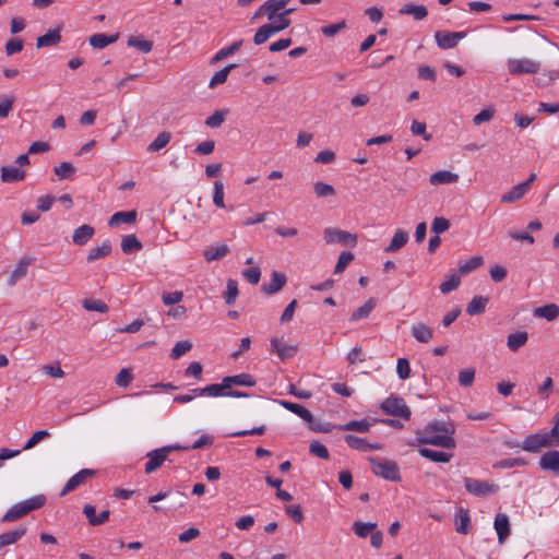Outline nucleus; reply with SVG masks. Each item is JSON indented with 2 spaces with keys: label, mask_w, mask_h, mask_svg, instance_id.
I'll return each mask as SVG.
<instances>
[{
  "label": "nucleus",
  "mask_w": 559,
  "mask_h": 559,
  "mask_svg": "<svg viewBox=\"0 0 559 559\" xmlns=\"http://www.w3.org/2000/svg\"><path fill=\"white\" fill-rule=\"evenodd\" d=\"M455 427L452 423L435 420L428 424L423 430L416 432L417 441L420 444H432L444 449L456 447L453 435Z\"/></svg>",
  "instance_id": "nucleus-1"
},
{
  "label": "nucleus",
  "mask_w": 559,
  "mask_h": 559,
  "mask_svg": "<svg viewBox=\"0 0 559 559\" xmlns=\"http://www.w3.org/2000/svg\"><path fill=\"white\" fill-rule=\"evenodd\" d=\"M46 503L44 495H37L19 503L12 506L2 516L1 522L10 523L15 522L29 512L40 509Z\"/></svg>",
  "instance_id": "nucleus-2"
},
{
  "label": "nucleus",
  "mask_w": 559,
  "mask_h": 559,
  "mask_svg": "<svg viewBox=\"0 0 559 559\" xmlns=\"http://www.w3.org/2000/svg\"><path fill=\"white\" fill-rule=\"evenodd\" d=\"M192 392H195L200 396H230V397H248L249 394L238 390H229L228 384L223 378L221 383L210 384L205 388L193 389Z\"/></svg>",
  "instance_id": "nucleus-3"
},
{
  "label": "nucleus",
  "mask_w": 559,
  "mask_h": 559,
  "mask_svg": "<svg viewBox=\"0 0 559 559\" xmlns=\"http://www.w3.org/2000/svg\"><path fill=\"white\" fill-rule=\"evenodd\" d=\"M371 465H372V472L374 475L380 476L386 480L391 481H400L401 475H400V468L399 465L394 461L389 460H377V459H369Z\"/></svg>",
  "instance_id": "nucleus-4"
},
{
  "label": "nucleus",
  "mask_w": 559,
  "mask_h": 559,
  "mask_svg": "<svg viewBox=\"0 0 559 559\" xmlns=\"http://www.w3.org/2000/svg\"><path fill=\"white\" fill-rule=\"evenodd\" d=\"M381 409L390 416L401 417L408 420L411 418V409L402 397L391 395L381 404Z\"/></svg>",
  "instance_id": "nucleus-5"
},
{
  "label": "nucleus",
  "mask_w": 559,
  "mask_h": 559,
  "mask_svg": "<svg viewBox=\"0 0 559 559\" xmlns=\"http://www.w3.org/2000/svg\"><path fill=\"white\" fill-rule=\"evenodd\" d=\"M464 486L471 495L476 497H486L499 490V486L495 483L472 477H464Z\"/></svg>",
  "instance_id": "nucleus-6"
},
{
  "label": "nucleus",
  "mask_w": 559,
  "mask_h": 559,
  "mask_svg": "<svg viewBox=\"0 0 559 559\" xmlns=\"http://www.w3.org/2000/svg\"><path fill=\"white\" fill-rule=\"evenodd\" d=\"M323 235L326 243H342L348 247H355L357 243L355 234L338 228H325Z\"/></svg>",
  "instance_id": "nucleus-7"
},
{
  "label": "nucleus",
  "mask_w": 559,
  "mask_h": 559,
  "mask_svg": "<svg viewBox=\"0 0 559 559\" xmlns=\"http://www.w3.org/2000/svg\"><path fill=\"white\" fill-rule=\"evenodd\" d=\"M508 70L511 75H520V74H533L539 71L540 64L534 60L523 58V59H509Z\"/></svg>",
  "instance_id": "nucleus-8"
},
{
  "label": "nucleus",
  "mask_w": 559,
  "mask_h": 559,
  "mask_svg": "<svg viewBox=\"0 0 559 559\" xmlns=\"http://www.w3.org/2000/svg\"><path fill=\"white\" fill-rule=\"evenodd\" d=\"M551 445H552V440H550L547 432H544V433H533V435L527 436L524 439L521 448L524 451H527L531 453H536L542 448H548Z\"/></svg>",
  "instance_id": "nucleus-9"
},
{
  "label": "nucleus",
  "mask_w": 559,
  "mask_h": 559,
  "mask_svg": "<svg viewBox=\"0 0 559 559\" xmlns=\"http://www.w3.org/2000/svg\"><path fill=\"white\" fill-rule=\"evenodd\" d=\"M285 8L286 5L284 4V0H267L257 9L252 20L266 16L269 21H273V17H275V15L282 12Z\"/></svg>",
  "instance_id": "nucleus-10"
},
{
  "label": "nucleus",
  "mask_w": 559,
  "mask_h": 559,
  "mask_svg": "<svg viewBox=\"0 0 559 559\" xmlns=\"http://www.w3.org/2000/svg\"><path fill=\"white\" fill-rule=\"evenodd\" d=\"M96 472L91 468H84L74 474L69 480L66 483L63 489L60 492V496H66L67 493L75 490L78 487L84 485L87 479L94 477Z\"/></svg>",
  "instance_id": "nucleus-11"
},
{
  "label": "nucleus",
  "mask_w": 559,
  "mask_h": 559,
  "mask_svg": "<svg viewBox=\"0 0 559 559\" xmlns=\"http://www.w3.org/2000/svg\"><path fill=\"white\" fill-rule=\"evenodd\" d=\"M466 36L465 32H436L435 39L441 49H452Z\"/></svg>",
  "instance_id": "nucleus-12"
},
{
  "label": "nucleus",
  "mask_w": 559,
  "mask_h": 559,
  "mask_svg": "<svg viewBox=\"0 0 559 559\" xmlns=\"http://www.w3.org/2000/svg\"><path fill=\"white\" fill-rule=\"evenodd\" d=\"M169 454V448H159L150 451L146 454V457L148 459L147 463L145 464V473L151 474L155 472L157 468H159L163 463L167 460V456Z\"/></svg>",
  "instance_id": "nucleus-13"
},
{
  "label": "nucleus",
  "mask_w": 559,
  "mask_h": 559,
  "mask_svg": "<svg viewBox=\"0 0 559 559\" xmlns=\"http://www.w3.org/2000/svg\"><path fill=\"white\" fill-rule=\"evenodd\" d=\"M34 259L31 257H23L17 262L15 269L11 272L8 278V286L13 287L17 281L24 278L27 275L28 266L33 263Z\"/></svg>",
  "instance_id": "nucleus-14"
},
{
  "label": "nucleus",
  "mask_w": 559,
  "mask_h": 559,
  "mask_svg": "<svg viewBox=\"0 0 559 559\" xmlns=\"http://www.w3.org/2000/svg\"><path fill=\"white\" fill-rule=\"evenodd\" d=\"M344 440L349 448L361 452L376 451L382 448L380 443H370L366 439L354 435H346Z\"/></svg>",
  "instance_id": "nucleus-15"
},
{
  "label": "nucleus",
  "mask_w": 559,
  "mask_h": 559,
  "mask_svg": "<svg viewBox=\"0 0 559 559\" xmlns=\"http://www.w3.org/2000/svg\"><path fill=\"white\" fill-rule=\"evenodd\" d=\"M61 28L62 25H58L56 28L49 29L45 35L39 36L36 39V47L40 49L57 46L61 41Z\"/></svg>",
  "instance_id": "nucleus-16"
},
{
  "label": "nucleus",
  "mask_w": 559,
  "mask_h": 559,
  "mask_svg": "<svg viewBox=\"0 0 559 559\" xmlns=\"http://www.w3.org/2000/svg\"><path fill=\"white\" fill-rule=\"evenodd\" d=\"M270 344L271 349L275 352L278 358L283 361L294 357L297 353V346L286 345L277 337H272Z\"/></svg>",
  "instance_id": "nucleus-17"
},
{
  "label": "nucleus",
  "mask_w": 559,
  "mask_h": 559,
  "mask_svg": "<svg viewBox=\"0 0 559 559\" xmlns=\"http://www.w3.org/2000/svg\"><path fill=\"white\" fill-rule=\"evenodd\" d=\"M493 527L497 532L499 544H503L510 535V521L508 515L498 513L495 518Z\"/></svg>",
  "instance_id": "nucleus-18"
},
{
  "label": "nucleus",
  "mask_w": 559,
  "mask_h": 559,
  "mask_svg": "<svg viewBox=\"0 0 559 559\" xmlns=\"http://www.w3.org/2000/svg\"><path fill=\"white\" fill-rule=\"evenodd\" d=\"M538 464L544 471L559 473V451L551 450L544 453L540 456Z\"/></svg>",
  "instance_id": "nucleus-19"
},
{
  "label": "nucleus",
  "mask_w": 559,
  "mask_h": 559,
  "mask_svg": "<svg viewBox=\"0 0 559 559\" xmlns=\"http://www.w3.org/2000/svg\"><path fill=\"white\" fill-rule=\"evenodd\" d=\"M83 513L88 520V523L92 526H98L104 524L109 520L110 511L104 510L99 514H96V509L92 504H85L83 508Z\"/></svg>",
  "instance_id": "nucleus-20"
},
{
  "label": "nucleus",
  "mask_w": 559,
  "mask_h": 559,
  "mask_svg": "<svg viewBox=\"0 0 559 559\" xmlns=\"http://www.w3.org/2000/svg\"><path fill=\"white\" fill-rule=\"evenodd\" d=\"M285 284H286L285 274L277 272V271H273L271 282L264 283L262 285L261 289L266 295H273V294L280 292L284 287Z\"/></svg>",
  "instance_id": "nucleus-21"
},
{
  "label": "nucleus",
  "mask_w": 559,
  "mask_h": 559,
  "mask_svg": "<svg viewBox=\"0 0 559 559\" xmlns=\"http://www.w3.org/2000/svg\"><path fill=\"white\" fill-rule=\"evenodd\" d=\"M281 31L278 29V27L273 23V22H270L260 26L254 36H253V43L255 45H262L264 44L270 37H272L273 35L280 33Z\"/></svg>",
  "instance_id": "nucleus-22"
},
{
  "label": "nucleus",
  "mask_w": 559,
  "mask_h": 559,
  "mask_svg": "<svg viewBox=\"0 0 559 559\" xmlns=\"http://www.w3.org/2000/svg\"><path fill=\"white\" fill-rule=\"evenodd\" d=\"M93 226L83 224L73 231L72 241L78 246H85L94 236Z\"/></svg>",
  "instance_id": "nucleus-23"
},
{
  "label": "nucleus",
  "mask_w": 559,
  "mask_h": 559,
  "mask_svg": "<svg viewBox=\"0 0 559 559\" xmlns=\"http://www.w3.org/2000/svg\"><path fill=\"white\" fill-rule=\"evenodd\" d=\"M459 175L450 170H439L430 175L429 182L432 186L454 183L459 181Z\"/></svg>",
  "instance_id": "nucleus-24"
},
{
  "label": "nucleus",
  "mask_w": 559,
  "mask_h": 559,
  "mask_svg": "<svg viewBox=\"0 0 559 559\" xmlns=\"http://www.w3.org/2000/svg\"><path fill=\"white\" fill-rule=\"evenodd\" d=\"M229 252V248L226 243L211 246L203 252V257L206 262H213L223 259Z\"/></svg>",
  "instance_id": "nucleus-25"
},
{
  "label": "nucleus",
  "mask_w": 559,
  "mask_h": 559,
  "mask_svg": "<svg viewBox=\"0 0 559 559\" xmlns=\"http://www.w3.org/2000/svg\"><path fill=\"white\" fill-rule=\"evenodd\" d=\"M26 526H20L13 531L0 534V548L15 544L26 534Z\"/></svg>",
  "instance_id": "nucleus-26"
},
{
  "label": "nucleus",
  "mask_w": 559,
  "mask_h": 559,
  "mask_svg": "<svg viewBox=\"0 0 559 559\" xmlns=\"http://www.w3.org/2000/svg\"><path fill=\"white\" fill-rule=\"evenodd\" d=\"M280 404L285 409H287V411L294 413L295 415L299 416L300 418H302L305 421L312 423V420H313L312 414L307 408H305L302 405L293 403L289 401H284V400L280 401Z\"/></svg>",
  "instance_id": "nucleus-27"
},
{
  "label": "nucleus",
  "mask_w": 559,
  "mask_h": 559,
  "mask_svg": "<svg viewBox=\"0 0 559 559\" xmlns=\"http://www.w3.org/2000/svg\"><path fill=\"white\" fill-rule=\"evenodd\" d=\"M399 13L402 15H413L416 21L424 20L428 15V10L423 4H413L407 3L404 4L400 10Z\"/></svg>",
  "instance_id": "nucleus-28"
},
{
  "label": "nucleus",
  "mask_w": 559,
  "mask_h": 559,
  "mask_svg": "<svg viewBox=\"0 0 559 559\" xmlns=\"http://www.w3.org/2000/svg\"><path fill=\"white\" fill-rule=\"evenodd\" d=\"M136 211H121L116 212L109 219L108 225L110 227L119 226L120 224H132L136 219Z\"/></svg>",
  "instance_id": "nucleus-29"
},
{
  "label": "nucleus",
  "mask_w": 559,
  "mask_h": 559,
  "mask_svg": "<svg viewBox=\"0 0 559 559\" xmlns=\"http://www.w3.org/2000/svg\"><path fill=\"white\" fill-rule=\"evenodd\" d=\"M25 178V171L13 166L1 167V180L3 182H17Z\"/></svg>",
  "instance_id": "nucleus-30"
},
{
  "label": "nucleus",
  "mask_w": 559,
  "mask_h": 559,
  "mask_svg": "<svg viewBox=\"0 0 559 559\" xmlns=\"http://www.w3.org/2000/svg\"><path fill=\"white\" fill-rule=\"evenodd\" d=\"M111 252V242L110 240H105L100 246L92 248L88 251V254L86 257V261L88 263L94 262L99 259H104L107 255H109Z\"/></svg>",
  "instance_id": "nucleus-31"
},
{
  "label": "nucleus",
  "mask_w": 559,
  "mask_h": 559,
  "mask_svg": "<svg viewBox=\"0 0 559 559\" xmlns=\"http://www.w3.org/2000/svg\"><path fill=\"white\" fill-rule=\"evenodd\" d=\"M225 381L227 382L229 390L233 385L254 386L257 383L255 379L249 373L228 376L225 377Z\"/></svg>",
  "instance_id": "nucleus-32"
},
{
  "label": "nucleus",
  "mask_w": 559,
  "mask_h": 559,
  "mask_svg": "<svg viewBox=\"0 0 559 559\" xmlns=\"http://www.w3.org/2000/svg\"><path fill=\"white\" fill-rule=\"evenodd\" d=\"M534 316L544 318L547 321H554L559 317V306L556 304H547L534 310Z\"/></svg>",
  "instance_id": "nucleus-33"
},
{
  "label": "nucleus",
  "mask_w": 559,
  "mask_h": 559,
  "mask_svg": "<svg viewBox=\"0 0 559 559\" xmlns=\"http://www.w3.org/2000/svg\"><path fill=\"white\" fill-rule=\"evenodd\" d=\"M412 335L420 343H428L433 337V331L420 322L412 326Z\"/></svg>",
  "instance_id": "nucleus-34"
},
{
  "label": "nucleus",
  "mask_w": 559,
  "mask_h": 559,
  "mask_svg": "<svg viewBox=\"0 0 559 559\" xmlns=\"http://www.w3.org/2000/svg\"><path fill=\"white\" fill-rule=\"evenodd\" d=\"M408 233L404 229H397L390 245L384 249L385 252H395L403 248L408 241Z\"/></svg>",
  "instance_id": "nucleus-35"
},
{
  "label": "nucleus",
  "mask_w": 559,
  "mask_h": 559,
  "mask_svg": "<svg viewBox=\"0 0 559 559\" xmlns=\"http://www.w3.org/2000/svg\"><path fill=\"white\" fill-rule=\"evenodd\" d=\"M419 454L432 462L448 463L452 459L451 453L431 450L429 448H419Z\"/></svg>",
  "instance_id": "nucleus-36"
},
{
  "label": "nucleus",
  "mask_w": 559,
  "mask_h": 559,
  "mask_svg": "<svg viewBox=\"0 0 559 559\" xmlns=\"http://www.w3.org/2000/svg\"><path fill=\"white\" fill-rule=\"evenodd\" d=\"M118 39V35H106L103 33L94 34L90 37V45L96 49H103L108 45L115 43Z\"/></svg>",
  "instance_id": "nucleus-37"
},
{
  "label": "nucleus",
  "mask_w": 559,
  "mask_h": 559,
  "mask_svg": "<svg viewBox=\"0 0 559 559\" xmlns=\"http://www.w3.org/2000/svg\"><path fill=\"white\" fill-rule=\"evenodd\" d=\"M242 44H243V39H238V40H235L231 45L222 48L212 58L211 63L214 64V63L234 55L242 47Z\"/></svg>",
  "instance_id": "nucleus-38"
},
{
  "label": "nucleus",
  "mask_w": 559,
  "mask_h": 559,
  "mask_svg": "<svg viewBox=\"0 0 559 559\" xmlns=\"http://www.w3.org/2000/svg\"><path fill=\"white\" fill-rule=\"evenodd\" d=\"M142 248V242L133 234L124 236L121 240V250L126 254L140 251Z\"/></svg>",
  "instance_id": "nucleus-39"
},
{
  "label": "nucleus",
  "mask_w": 559,
  "mask_h": 559,
  "mask_svg": "<svg viewBox=\"0 0 559 559\" xmlns=\"http://www.w3.org/2000/svg\"><path fill=\"white\" fill-rule=\"evenodd\" d=\"M528 340L527 332H515L508 336L507 345L510 350L518 352L522 346L526 344Z\"/></svg>",
  "instance_id": "nucleus-40"
},
{
  "label": "nucleus",
  "mask_w": 559,
  "mask_h": 559,
  "mask_svg": "<svg viewBox=\"0 0 559 559\" xmlns=\"http://www.w3.org/2000/svg\"><path fill=\"white\" fill-rule=\"evenodd\" d=\"M528 190L526 189V185L519 183L514 186L508 193L501 197L502 203H512L521 200Z\"/></svg>",
  "instance_id": "nucleus-41"
},
{
  "label": "nucleus",
  "mask_w": 559,
  "mask_h": 559,
  "mask_svg": "<svg viewBox=\"0 0 559 559\" xmlns=\"http://www.w3.org/2000/svg\"><path fill=\"white\" fill-rule=\"evenodd\" d=\"M471 518L467 509L460 508L455 519L456 532L467 534L469 530Z\"/></svg>",
  "instance_id": "nucleus-42"
},
{
  "label": "nucleus",
  "mask_w": 559,
  "mask_h": 559,
  "mask_svg": "<svg viewBox=\"0 0 559 559\" xmlns=\"http://www.w3.org/2000/svg\"><path fill=\"white\" fill-rule=\"evenodd\" d=\"M487 302H488L487 297L474 296L473 299L469 301V304L466 307V312L469 316L480 314L485 311Z\"/></svg>",
  "instance_id": "nucleus-43"
},
{
  "label": "nucleus",
  "mask_w": 559,
  "mask_h": 559,
  "mask_svg": "<svg viewBox=\"0 0 559 559\" xmlns=\"http://www.w3.org/2000/svg\"><path fill=\"white\" fill-rule=\"evenodd\" d=\"M370 426L371 424L367 419L350 420L344 425H338L337 429L343 431L367 432L369 431Z\"/></svg>",
  "instance_id": "nucleus-44"
},
{
  "label": "nucleus",
  "mask_w": 559,
  "mask_h": 559,
  "mask_svg": "<svg viewBox=\"0 0 559 559\" xmlns=\"http://www.w3.org/2000/svg\"><path fill=\"white\" fill-rule=\"evenodd\" d=\"M352 528L358 537L366 538L377 528V523L356 521Z\"/></svg>",
  "instance_id": "nucleus-45"
},
{
  "label": "nucleus",
  "mask_w": 559,
  "mask_h": 559,
  "mask_svg": "<svg viewBox=\"0 0 559 559\" xmlns=\"http://www.w3.org/2000/svg\"><path fill=\"white\" fill-rule=\"evenodd\" d=\"M376 301L373 298L368 299L361 307L355 310L350 316V321L355 322L369 317L374 309Z\"/></svg>",
  "instance_id": "nucleus-46"
},
{
  "label": "nucleus",
  "mask_w": 559,
  "mask_h": 559,
  "mask_svg": "<svg viewBox=\"0 0 559 559\" xmlns=\"http://www.w3.org/2000/svg\"><path fill=\"white\" fill-rule=\"evenodd\" d=\"M171 134L170 132L164 131L160 132L147 146V152H158L164 148L170 141Z\"/></svg>",
  "instance_id": "nucleus-47"
},
{
  "label": "nucleus",
  "mask_w": 559,
  "mask_h": 559,
  "mask_svg": "<svg viewBox=\"0 0 559 559\" xmlns=\"http://www.w3.org/2000/svg\"><path fill=\"white\" fill-rule=\"evenodd\" d=\"M237 64L230 63L226 66L225 68L217 71L211 79L209 86L211 88H214L215 86L219 84H224L227 81L229 72L235 69Z\"/></svg>",
  "instance_id": "nucleus-48"
},
{
  "label": "nucleus",
  "mask_w": 559,
  "mask_h": 559,
  "mask_svg": "<svg viewBox=\"0 0 559 559\" xmlns=\"http://www.w3.org/2000/svg\"><path fill=\"white\" fill-rule=\"evenodd\" d=\"M128 46L134 47L140 51L147 53L153 48V43L151 40L143 39L141 36H131L128 39Z\"/></svg>",
  "instance_id": "nucleus-49"
},
{
  "label": "nucleus",
  "mask_w": 559,
  "mask_h": 559,
  "mask_svg": "<svg viewBox=\"0 0 559 559\" xmlns=\"http://www.w3.org/2000/svg\"><path fill=\"white\" fill-rule=\"evenodd\" d=\"M484 264V259L480 255H476L471 258L464 263H461L459 266V271L461 274H468L474 270L480 267Z\"/></svg>",
  "instance_id": "nucleus-50"
},
{
  "label": "nucleus",
  "mask_w": 559,
  "mask_h": 559,
  "mask_svg": "<svg viewBox=\"0 0 559 559\" xmlns=\"http://www.w3.org/2000/svg\"><path fill=\"white\" fill-rule=\"evenodd\" d=\"M15 97L13 95H0V119L7 118L13 109Z\"/></svg>",
  "instance_id": "nucleus-51"
},
{
  "label": "nucleus",
  "mask_w": 559,
  "mask_h": 559,
  "mask_svg": "<svg viewBox=\"0 0 559 559\" xmlns=\"http://www.w3.org/2000/svg\"><path fill=\"white\" fill-rule=\"evenodd\" d=\"M227 115V109L216 110L206 118L205 124L210 128H218L225 121Z\"/></svg>",
  "instance_id": "nucleus-52"
},
{
  "label": "nucleus",
  "mask_w": 559,
  "mask_h": 559,
  "mask_svg": "<svg viewBox=\"0 0 559 559\" xmlns=\"http://www.w3.org/2000/svg\"><path fill=\"white\" fill-rule=\"evenodd\" d=\"M83 307L87 311H97L100 313L108 311V306L99 299H84Z\"/></svg>",
  "instance_id": "nucleus-53"
},
{
  "label": "nucleus",
  "mask_w": 559,
  "mask_h": 559,
  "mask_svg": "<svg viewBox=\"0 0 559 559\" xmlns=\"http://www.w3.org/2000/svg\"><path fill=\"white\" fill-rule=\"evenodd\" d=\"M461 284V278L456 273H452L449 280L444 281L440 285V290L442 294H449L452 290L456 289Z\"/></svg>",
  "instance_id": "nucleus-54"
},
{
  "label": "nucleus",
  "mask_w": 559,
  "mask_h": 559,
  "mask_svg": "<svg viewBox=\"0 0 559 559\" xmlns=\"http://www.w3.org/2000/svg\"><path fill=\"white\" fill-rule=\"evenodd\" d=\"M354 260V254L349 251H344L340 254L337 263L334 267V273L340 274L343 273L347 265Z\"/></svg>",
  "instance_id": "nucleus-55"
},
{
  "label": "nucleus",
  "mask_w": 559,
  "mask_h": 559,
  "mask_svg": "<svg viewBox=\"0 0 559 559\" xmlns=\"http://www.w3.org/2000/svg\"><path fill=\"white\" fill-rule=\"evenodd\" d=\"M213 203L219 209L225 207L224 203V185L222 181L216 180L214 182Z\"/></svg>",
  "instance_id": "nucleus-56"
},
{
  "label": "nucleus",
  "mask_w": 559,
  "mask_h": 559,
  "mask_svg": "<svg viewBox=\"0 0 559 559\" xmlns=\"http://www.w3.org/2000/svg\"><path fill=\"white\" fill-rule=\"evenodd\" d=\"M75 173V168L68 162H62L59 166L55 167V174L59 179L71 177Z\"/></svg>",
  "instance_id": "nucleus-57"
},
{
  "label": "nucleus",
  "mask_w": 559,
  "mask_h": 559,
  "mask_svg": "<svg viewBox=\"0 0 559 559\" xmlns=\"http://www.w3.org/2000/svg\"><path fill=\"white\" fill-rule=\"evenodd\" d=\"M313 190L319 198L332 197L335 194L333 186L321 181L314 183Z\"/></svg>",
  "instance_id": "nucleus-58"
},
{
  "label": "nucleus",
  "mask_w": 559,
  "mask_h": 559,
  "mask_svg": "<svg viewBox=\"0 0 559 559\" xmlns=\"http://www.w3.org/2000/svg\"><path fill=\"white\" fill-rule=\"evenodd\" d=\"M192 347V344L189 341H180L177 342L174 348L171 349L170 357L173 359H178L187 352H189Z\"/></svg>",
  "instance_id": "nucleus-59"
},
{
  "label": "nucleus",
  "mask_w": 559,
  "mask_h": 559,
  "mask_svg": "<svg viewBox=\"0 0 559 559\" xmlns=\"http://www.w3.org/2000/svg\"><path fill=\"white\" fill-rule=\"evenodd\" d=\"M50 437V433L49 431L47 430H37L36 432H34V435L27 440V442L25 443V445L23 447V449L21 450V452L23 450H29L32 448H34L38 442H40L41 440L46 439Z\"/></svg>",
  "instance_id": "nucleus-60"
},
{
  "label": "nucleus",
  "mask_w": 559,
  "mask_h": 559,
  "mask_svg": "<svg viewBox=\"0 0 559 559\" xmlns=\"http://www.w3.org/2000/svg\"><path fill=\"white\" fill-rule=\"evenodd\" d=\"M475 379V370L473 368L463 369L459 372V383L461 386H471Z\"/></svg>",
  "instance_id": "nucleus-61"
},
{
  "label": "nucleus",
  "mask_w": 559,
  "mask_h": 559,
  "mask_svg": "<svg viewBox=\"0 0 559 559\" xmlns=\"http://www.w3.org/2000/svg\"><path fill=\"white\" fill-rule=\"evenodd\" d=\"M309 452L323 460H328L330 457L326 447L319 441L310 443Z\"/></svg>",
  "instance_id": "nucleus-62"
},
{
  "label": "nucleus",
  "mask_w": 559,
  "mask_h": 559,
  "mask_svg": "<svg viewBox=\"0 0 559 559\" xmlns=\"http://www.w3.org/2000/svg\"><path fill=\"white\" fill-rule=\"evenodd\" d=\"M133 380V376L129 369H121L119 373L115 378V383L120 388H127L131 381Z\"/></svg>",
  "instance_id": "nucleus-63"
},
{
  "label": "nucleus",
  "mask_w": 559,
  "mask_h": 559,
  "mask_svg": "<svg viewBox=\"0 0 559 559\" xmlns=\"http://www.w3.org/2000/svg\"><path fill=\"white\" fill-rule=\"evenodd\" d=\"M396 372L402 380L411 377V366L406 358H399L396 364Z\"/></svg>",
  "instance_id": "nucleus-64"
}]
</instances>
